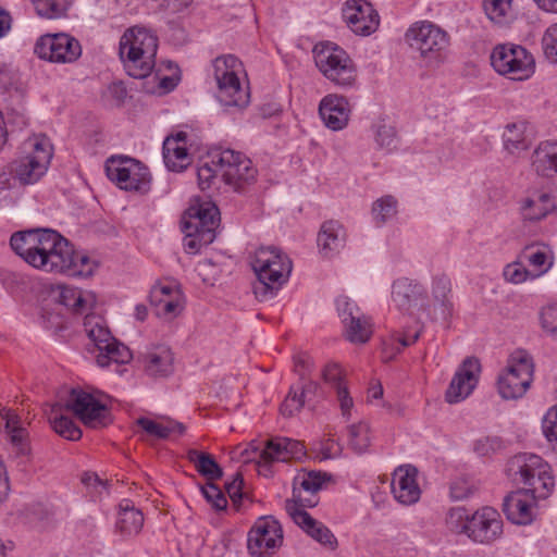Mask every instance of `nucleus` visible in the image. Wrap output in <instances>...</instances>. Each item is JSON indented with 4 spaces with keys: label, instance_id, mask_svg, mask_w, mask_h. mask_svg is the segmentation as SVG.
Returning a JSON list of instances; mask_svg holds the SVG:
<instances>
[{
    "label": "nucleus",
    "instance_id": "f257e3e1",
    "mask_svg": "<svg viewBox=\"0 0 557 557\" xmlns=\"http://www.w3.org/2000/svg\"><path fill=\"white\" fill-rule=\"evenodd\" d=\"M10 246L29 265L73 277L91 276L98 263L75 251L62 235L51 228H32L11 236Z\"/></svg>",
    "mask_w": 557,
    "mask_h": 557
},
{
    "label": "nucleus",
    "instance_id": "f03ea898",
    "mask_svg": "<svg viewBox=\"0 0 557 557\" xmlns=\"http://www.w3.org/2000/svg\"><path fill=\"white\" fill-rule=\"evenodd\" d=\"M157 50V36L144 27L126 29L120 40V57L128 75L134 78H145L151 73Z\"/></svg>",
    "mask_w": 557,
    "mask_h": 557
},
{
    "label": "nucleus",
    "instance_id": "7ed1b4c3",
    "mask_svg": "<svg viewBox=\"0 0 557 557\" xmlns=\"http://www.w3.org/2000/svg\"><path fill=\"white\" fill-rule=\"evenodd\" d=\"M507 473L513 482L523 486L520 490L537 499H546L555 487L550 466L534 454L522 453L510 458Z\"/></svg>",
    "mask_w": 557,
    "mask_h": 557
},
{
    "label": "nucleus",
    "instance_id": "20e7f679",
    "mask_svg": "<svg viewBox=\"0 0 557 557\" xmlns=\"http://www.w3.org/2000/svg\"><path fill=\"white\" fill-rule=\"evenodd\" d=\"M257 282L253 294L259 300L272 298L286 282L292 272V261L275 247H261L251 262Z\"/></svg>",
    "mask_w": 557,
    "mask_h": 557
},
{
    "label": "nucleus",
    "instance_id": "39448f33",
    "mask_svg": "<svg viewBox=\"0 0 557 557\" xmlns=\"http://www.w3.org/2000/svg\"><path fill=\"white\" fill-rule=\"evenodd\" d=\"M212 70L219 102L225 108H246L250 102V94L248 86L239 79L244 73L243 63L233 54L221 55L213 60Z\"/></svg>",
    "mask_w": 557,
    "mask_h": 557
},
{
    "label": "nucleus",
    "instance_id": "423d86ee",
    "mask_svg": "<svg viewBox=\"0 0 557 557\" xmlns=\"http://www.w3.org/2000/svg\"><path fill=\"white\" fill-rule=\"evenodd\" d=\"M406 40L429 66H438L446 60L449 36L432 23L413 24L406 33Z\"/></svg>",
    "mask_w": 557,
    "mask_h": 557
},
{
    "label": "nucleus",
    "instance_id": "0eeeda50",
    "mask_svg": "<svg viewBox=\"0 0 557 557\" xmlns=\"http://www.w3.org/2000/svg\"><path fill=\"white\" fill-rule=\"evenodd\" d=\"M306 456V448L299 441L288 437H274L263 447L251 442L242 453L243 462H256L259 472L268 471L269 466L276 461L285 462L289 459H301Z\"/></svg>",
    "mask_w": 557,
    "mask_h": 557
},
{
    "label": "nucleus",
    "instance_id": "6e6552de",
    "mask_svg": "<svg viewBox=\"0 0 557 557\" xmlns=\"http://www.w3.org/2000/svg\"><path fill=\"white\" fill-rule=\"evenodd\" d=\"M534 364L525 350L513 351L506 369L499 373L497 389L504 399L522 397L533 381Z\"/></svg>",
    "mask_w": 557,
    "mask_h": 557
},
{
    "label": "nucleus",
    "instance_id": "1a4fd4ad",
    "mask_svg": "<svg viewBox=\"0 0 557 557\" xmlns=\"http://www.w3.org/2000/svg\"><path fill=\"white\" fill-rule=\"evenodd\" d=\"M314 62L320 72L334 84L348 87L356 81V69L347 52L334 44L317 45Z\"/></svg>",
    "mask_w": 557,
    "mask_h": 557
},
{
    "label": "nucleus",
    "instance_id": "9d476101",
    "mask_svg": "<svg viewBox=\"0 0 557 557\" xmlns=\"http://www.w3.org/2000/svg\"><path fill=\"white\" fill-rule=\"evenodd\" d=\"M106 172L110 181L121 189L146 194L151 187V174L140 161L125 157L113 156L106 162Z\"/></svg>",
    "mask_w": 557,
    "mask_h": 557
},
{
    "label": "nucleus",
    "instance_id": "9b49d317",
    "mask_svg": "<svg viewBox=\"0 0 557 557\" xmlns=\"http://www.w3.org/2000/svg\"><path fill=\"white\" fill-rule=\"evenodd\" d=\"M212 164L219 168L220 175L225 184L234 190L240 191L251 185L257 178V169L249 158L238 151L225 149L212 153Z\"/></svg>",
    "mask_w": 557,
    "mask_h": 557
},
{
    "label": "nucleus",
    "instance_id": "f8f14e48",
    "mask_svg": "<svg viewBox=\"0 0 557 557\" xmlns=\"http://www.w3.org/2000/svg\"><path fill=\"white\" fill-rule=\"evenodd\" d=\"M491 64L496 72L515 81L529 78L534 72V59L519 45L496 46L491 54Z\"/></svg>",
    "mask_w": 557,
    "mask_h": 557
},
{
    "label": "nucleus",
    "instance_id": "ddd939ff",
    "mask_svg": "<svg viewBox=\"0 0 557 557\" xmlns=\"http://www.w3.org/2000/svg\"><path fill=\"white\" fill-rule=\"evenodd\" d=\"M33 151L14 161L11 173L23 185L36 183L47 171L52 158V147L48 139L36 138L32 144Z\"/></svg>",
    "mask_w": 557,
    "mask_h": 557
},
{
    "label": "nucleus",
    "instance_id": "4468645a",
    "mask_svg": "<svg viewBox=\"0 0 557 557\" xmlns=\"http://www.w3.org/2000/svg\"><path fill=\"white\" fill-rule=\"evenodd\" d=\"M297 497L299 498L300 505L295 500L285 502V509L288 516L313 540L334 550L337 547L338 542L333 532L322 522L313 519L304 509L305 507H313L317 505V499L301 498L300 495Z\"/></svg>",
    "mask_w": 557,
    "mask_h": 557
},
{
    "label": "nucleus",
    "instance_id": "2eb2a0df",
    "mask_svg": "<svg viewBox=\"0 0 557 557\" xmlns=\"http://www.w3.org/2000/svg\"><path fill=\"white\" fill-rule=\"evenodd\" d=\"M64 409L72 411L85 425L91 428L106 425L109 417V410L106 405L97 400L91 394L79 388L71 389L64 403Z\"/></svg>",
    "mask_w": 557,
    "mask_h": 557
},
{
    "label": "nucleus",
    "instance_id": "dca6fc26",
    "mask_svg": "<svg viewBox=\"0 0 557 557\" xmlns=\"http://www.w3.org/2000/svg\"><path fill=\"white\" fill-rule=\"evenodd\" d=\"M35 52L41 58L51 62H73L82 54L79 42L66 34L46 35L41 37L36 46Z\"/></svg>",
    "mask_w": 557,
    "mask_h": 557
},
{
    "label": "nucleus",
    "instance_id": "f3484780",
    "mask_svg": "<svg viewBox=\"0 0 557 557\" xmlns=\"http://www.w3.org/2000/svg\"><path fill=\"white\" fill-rule=\"evenodd\" d=\"M283 539L280 523L270 517L258 519L248 533L247 547L252 556L264 557L281 545Z\"/></svg>",
    "mask_w": 557,
    "mask_h": 557
},
{
    "label": "nucleus",
    "instance_id": "a211bd4d",
    "mask_svg": "<svg viewBox=\"0 0 557 557\" xmlns=\"http://www.w3.org/2000/svg\"><path fill=\"white\" fill-rule=\"evenodd\" d=\"M462 531L474 542L491 543L503 533V521L497 510L484 507L467 520Z\"/></svg>",
    "mask_w": 557,
    "mask_h": 557
},
{
    "label": "nucleus",
    "instance_id": "6ab92c4d",
    "mask_svg": "<svg viewBox=\"0 0 557 557\" xmlns=\"http://www.w3.org/2000/svg\"><path fill=\"white\" fill-rule=\"evenodd\" d=\"M150 302L156 308L158 317L171 321L183 311L185 299L178 284L169 281L152 286Z\"/></svg>",
    "mask_w": 557,
    "mask_h": 557
},
{
    "label": "nucleus",
    "instance_id": "aec40b11",
    "mask_svg": "<svg viewBox=\"0 0 557 557\" xmlns=\"http://www.w3.org/2000/svg\"><path fill=\"white\" fill-rule=\"evenodd\" d=\"M392 300L399 311L413 314L428 307V293L419 282L400 277L392 285Z\"/></svg>",
    "mask_w": 557,
    "mask_h": 557
},
{
    "label": "nucleus",
    "instance_id": "412c9836",
    "mask_svg": "<svg viewBox=\"0 0 557 557\" xmlns=\"http://www.w3.org/2000/svg\"><path fill=\"white\" fill-rule=\"evenodd\" d=\"M337 310L345 325L346 338L356 344H364L369 341L372 330L368 318L359 312V308L347 297L336 300Z\"/></svg>",
    "mask_w": 557,
    "mask_h": 557
},
{
    "label": "nucleus",
    "instance_id": "4be33fe9",
    "mask_svg": "<svg viewBox=\"0 0 557 557\" xmlns=\"http://www.w3.org/2000/svg\"><path fill=\"white\" fill-rule=\"evenodd\" d=\"M480 371L481 364L476 358H466L446 391V401L456 404L468 397L478 383Z\"/></svg>",
    "mask_w": 557,
    "mask_h": 557
},
{
    "label": "nucleus",
    "instance_id": "5701e85b",
    "mask_svg": "<svg viewBox=\"0 0 557 557\" xmlns=\"http://www.w3.org/2000/svg\"><path fill=\"white\" fill-rule=\"evenodd\" d=\"M343 16L351 30L358 35H370L376 30L380 16L372 5L362 0H349L343 9Z\"/></svg>",
    "mask_w": 557,
    "mask_h": 557
},
{
    "label": "nucleus",
    "instance_id": "b1692460",
    "mask_svg": "<svg viewBox=\"0 0 557 557\" xmlns=\"http://www.w3.org/2000/svg\"><path fill=\"white\" fill-rule=\"evenodd\" d=\"M417 474L418 470L411 465L400 466L394 471L391 487L398 503L412 505L420 499Z\"/></svg>",
    "mask_w": 557,
    "mask_h": 557
},
{
    "label": "nucleus",
    "instance_id": "393cba45",
    "mask_svg": "<svg viewBox=\"0 0 557 557\" xmlns=\"http://www.w3.org/2000/svg\"><path fill=\"white\" fill-rule=\"evenodd\" d=\"M144 372L151 377H168L174 371V354L166 345H156L147 348L139 356Z\"/></svg>",
    "mask_w": 557,
    "mask_h": 557
},
{
    "label": "nucleus",
    "instance_id": "a878e982",
    "mask_svg": "<svg viewBox=\"0 0 557 557\" xmlns=\"http://www.w3.org/2000/svg\"><path fill=\"white\" fill-rule=\"evenodd\" d=\"M536 500L539 499L519 488L505 497L503 511L512 523L527 525L534 519Z\"/></svg>",
    "mask_w": 557,
    "mask_h": 557
},
{
    "label": "nucleus",
    "instance_id": "bb28decb",
    "mask_svg": "<svg viewBox=\"0 0 557 557\" xmlns=\"http://www.w3.org/2000/svg\"><path fill=\"white\" fill-rule=\"evenodd\" d=\"M163 159L166 168L173 172H181L186 169L191 157L187 150V134L177 132L175 135L168 136L162 147Z\"/></svg>",
    "mask_w": 557,
    "mask_h": 557
},
{
    "label": "nucleus",
    "instance_id": "cd10ccee",
    "mask_svg": "<svg viewBox=\"0 0 557 557\" xmlns=\"http://www.w3.org/2000/svg\"><path fill=\"white\" fill-rule=\"evenodd\" d=\"M319 113L330 129L341 131L348 123L350 109L345 97L329 95L320 102Z\"/></svg>",
    "mask_w": 557,
    "mask_h": 557
},
{
    "label": "nucleus",
    "instance_id": "c85d7f7f",
    "mask_svg": "<svg viewBox=\"0 0 557 557\" xmlns=\"http://www.w3.org/2000/svg\"><path fill=\"white\" fill-rule=\"evenodd\" d=\"M557 211V201L547 194H534L521 201L520 215L523 223H537Z\"/></svg>",
    "mask_w": 557,
    "mask_h": 557
},
{
    "label": "nucleus",
    "instance_id": "c756f323",
    "mask_svg": "<svg viewBox=\"0 0 557 557\" xmlns=\"http://www.w3.org/2000/svg\"><path fill=\"white\" fill-rule=\"evenodd\" d=\"M322 379L325 384L335 389L343 417L348 419L354 407V400L345 382V373L336 362L327 363L322 370Z\"/></svg>",
    "mask_w": 557,
    "mask_h": 557
},
{
    "label": "nucleus",
    "instance_id": "7c9ffc66",
    "mask_svg": "<svg viewBox=\"0 0 557 557\" xmlns=\"http://www.w3.org/2000/svg\"><path fill=\"white\" fill-rule=\"evenodd\" d=\"M220 222L219 208L211 201L202 202L195 213V221L186 225V228L200 231V242L212 243L215 239V228Z\"/></svg>",
    "mask_w": 557,
    "mask_h": 557
},
{
    "label": "nucleus",
    "instance_id": "2f4dec72",
    "mask_svg": "<svg viewBox=\"0 0 557 557\" xmlns=\"http://www.w3.org/2000/svg\"><path fill=\"white\" fill-rule=\"evenodd\" d=\"M5 420V433L13 447L16 457L29 460L32 449L29 446L28 432L22 426L21 419L11 410H5L2 414Z\"/></svg>",
    "mask_w": 557,
    "mask_h": 557
},
{
    "label": "nucleus",
    "instance_id": "473e14b6",
    "mask_svg": "<svg viewBox=\"0 0 557 557\" xmlns=\"http://www.w3.org/2000/svg\"><path fill=\"white\" fill-rule=\"evenodd\" d=\"M138 425L147 437L154 440H168L172 435H183L186 432V426L168 417H160L159 420H153L147 417H139L136 420Z\"/></svg>",
    "mask_w": 557,
    "mask_h": 557
},
{
    "label": "nucleus",
    "instance_id": "72a5a7b5",
    "mask_svg": "<svg viewBox=\"0 0 557 557\" xmlns=\"http://www.w3.org/2000/svg\"><path fill=\"white\" fill-rule=\"evenodd\" d=\"M144 527V515L131 500L124 499L120 503L116 532L123 537L136 536Z\"/></svg>",
    "mask_w": 557,
    "mask_h": 557
},
{
    "label": "nucleus",
    "instance_id": "f704fd0d",
    "mask_svg": "<svg viewBox=\"0 0 557 557\" xmlns=\"http://www.w3.org/2000/svg\"><path fill=\"white\" fill-rule=\"evenodd\" d=\"M346 232L338 221H325L318 234V246L324 257L338 252L345 245Z\"/></svg>",
    "mask_w": 557,
    "mask_h": 557
},
{
    "label": "nucleus",
    "instance_id": "c9c22d12",
    "mask_svg": "<svg viewBox=\"0 0 557 557\" xmlns=\"http://www.w3.org/2000/svg\"><path fill=\"white\" fill-rule=\"evenodd\" d=\"M53 290L58 293V302L70 308L75 313H84L95 304V295L90 292L84 293L76 287L61 284L57 285Z\"/></svg>",
    "mask_w": 557,
    "mask_h": 557
},
{
    "label": "nucleus",
    "instance_id": "e433bc0d",
    "mask_svg": "<svg viewBox=\"0 0 557 557\" xmlns=\"http://www.w3.org/2000/svg\"><path fill=\"white\" fill-rule=\"evenodd\" d=\"M532 165L537 174L552 176L557 173V144L545 143L535 150Z\"/></svg>",
    "mask_w": 557,
    "mask_h": 557
},
{
    "label": "nucleus",
    "instance_id": "4c0bfd02",
    "mask_svg": "<svg viewBox=\"0 0 557 557\" xmlns=\"http://www.w3.org/2000/svg\"><path fill=\"white\" fill-rule=\"evenodd\" d=\"M188 460L195 466L199 474L209 481H215L223 476V470L212 455L196 449L187 453Z\"/></svg>",
    "mask_w": 557,
    "mask_h": 557
},
{
    "label": "nucleus",
    "instance_id": "58836bf2",
    "mask_svg": "<svg viewBox=\"0 0 557 557\" xmlns=\"http://www.w3.org/2000/svg\"><path fill=\"white\" fill-rule=\"evenodd\" d=\"M64 404H57L52 407L49 422L52 429L62 437L70 441H77L82 437L81 429L62 413Z\"/></svg>",
    "mask_w": 557,
    "mask_h": 557
},
{
    "label": "nucleus",
    "instance_id": "ea45409f",
    "mask_svg": "<svg viewBox=\"0 0 557 557\" xmlns=\"http://www.w3.org/2000/svg\"><path fill=\"white\" fill-rule=\"evenodd\" d=\"M520 258L535 270L533 275H536V278L548 272L554 264V256L548 253L546 247L527 246Z\"/></svg>",
    "mask_w": 557,
    "mask_h": 557
},
{
    "label": "nucleus",
    "instance_id": "a19ab883",
    "mask_svg": "<svg viewBox=\"0 0 557 557\" xmlns=\"http://www.w3.org/2000/svg\"><path fill=\"white\" fill-rule=\"evenodd\" d=\"M527 125L524 122H513L507 124L503 134L505 149L510 153L527 150L530 146L525 134Z\"/></svg>",
    "mask_w": 557,
    "mask_h": 557
},
{
    "label": "nucleus",
    "instance_id": "79ce46f5",
    "mask_svg": "<svg viewBox=\"0 0 557 557\" xmlns=\"http://www.w3.org/2000/svg\"><path fill=\"white\" fill-rule=\"evenodd\" d=\"M84 329L99 352L103 351V346L113 339L109 329L103 325V321L100 317L87 314L84 320Z\"/></svg>",
    "mask_w": 557,
    "mask_h": 557
},
{
    "label": "nucleus",
    "instance_id": "37998d69",
    "mask_svg": "<svg viewBox=\"0 0 557 557\" xmlns=\"http://www.w3.org/2000/svg\"><path fill=\"white\" fill-rule=\"evenodd\" d=\"M84 329L99 352L103 351V346L113 339L109 329L103 325V321L100 317L87 314L84 320Z\"/></svg>",
    "mask_w": 557,
    "mask_h": 557
},
{
    "label": "nucleus",
    "instance_id": "c03bdc74",
    "mask_svg": "<svg viewBox=\"0 0 557 557\" xmlns=\"http://www.w3.org/2000/svg\"><path fill=\"white\" fill-rule=\"evenodd\" d=\"M132 359L128 347L113 338L109 344L103 346V351L98 352L97 363L100 367H108L111 362L117 364L127 363Z\"/></svg>",
    "mask_w": 557,
    "mask_h": 557
},
{
    "label": "nucleus",
    "instance_id": "a18cd8bd",
    "mask_svg": "<svg viewBox=\"0 0 557 557\" xmlns=\"http://www.w3.org/2000/svg\"><path fill=\"white\" fill-rule=\"evenodd\" d=\"M325 482V476L322 475L321 472L318 471H310L302 475H298L295 479V486H294V499L300 505L299 498L297 497L300 495L301 498V491L309 493L311 496H313L318 491H320Z\"/></svg>",
    "mask_w": 557,
    "mask_h": 557
},
{
    "label": "nucleus",
    "instance_id": "49530a36",
    "mask_svg": "<svg viewBox=\"0 0 557 557\" xmlns=\"http://www.w3.org/2000/svg\"><path fill=\"white\" fill-rule=\"evenodd\" d=\"M348 443L356 454H363L370 446V428L364 421L351 424L348 428Z\"/></svg>",
    "mask_w": 557,
    "mask_h": 557
},
{
    "label": "nucleus",
    "instance_id": "de8ad7c7",
    "mask_svg": "<svg viewBox=\"0 0 557 557\" xmlns=\"http://www.w3.org/2000/svg\"><path fill=\"white\" fill-rule=\"evenodd\" d=\"M37 14L46 18H59L65 15L71 0H30Z\"/></svg>",
    "mask_w": 557,
    "mask_h": 557
},
{
    "label": "nucleus",
    "instance_id": "09e8293b",
    "mask_svg": "<svg viewBox=\"0 0 557 557\" xmlns=\"http://www.w3.org/2000/svg\"><path fill=\"white\" fill-rule=\"evenodd\" d=\"M397 213V200L391 196L377 199L372 207V214L377 223H385Z\"/></svg>",
    "mask_w": 557,
    "mask_h": 557
},
{
    "label": "nucleus",
    "instance_id": "8fccbe9b",
    "mask_svg": "<svg viewBox=\"0 0 557 557\" xmlns=\"http://www.w3.org/2000/svg\"><path fill=\"white\" fill-rule=\"evenodd\" d=\"M484 10L487 17L496 23L503 24L511 8V0H484Z\"/></svg>",
    "mask_w": 557,
    "mask_h": 557
},
{
    "label": "nucleus",
    "instance_id": "3c124183",
    "mask_svg": "<svg viewBox=\"0 0 557 557\" xmlns=\"http://www.w3.org/2000/svg\"><path fill=\"white\" fill-rule=\"evenodd\" d=\"M504 277L512 284H522L528 280H535L536 275L529 271L522 261H513L504 268Z\"/></svg>",
    "mask_w": 557,
    "mask_h": 557
},
{
    "label": "nucleus",
    "instance_id": "603ef678",
    "mask_svg": "<svg viewBox=\"0 0 557 557\" xmlns=\"http://www.w3.org/2000/svg\"><path fill=\"white\" fill-rule=\"evenodd\" d=\"M542 431L552 448L557 451V407L552 408L544 416Z\"/></svg>",
    "mask_w": 557,
    "mask_h": 557
},
{
    "label": "nucleus",
    "instance_id": "864d4df0",
    "mask_svg": "<svg viewBox=\"0 0 557 557\" xmlns=\"http://www.w3.org/2000/svg\"><path fill=\"white\" fill-rule=\"evenodd\" d=\"M542 48L545 57L553 63H557V24L546 29L542 38Z\"/></svg>",
    "mask_w": 557,
    "mask_h": 557
},
{
    "label": "nucleus",
    "instance_id": "5fc2aeb1",
    "mask_svg": "<svg viewBox=\"0 0 557 557\" xmlns=\"http://www.w3.org/2000/svg\"><path fill=\"white\" fill-rule=\"evenodd\" d=\"M201 493L208 503L216 510H223L227 506V500L223 492L213 483H207L201 487Z\"/></svg>",
    "mask_w": 557,
    "mask_h": 557
},
{
    "label": "nucleus",
    "instance_id": "6e6d98bb",
    "mask_svg": "<svg viewBox=\"0 0 557 557\" xmlns=\"http://www.w3.org/2000/svg\"><path fill=\"white\" fill-rule=\"evenodd\" d=\"M218 174H220V171H219V168H216L212 164V154H211L210 161L201 164L197 171L198 183H199L200 188L202 190L209 188Z\"/></svg>",
    "mask_w": 557,
    "mask_h": 557
},
{
    "label": "nucleus",
    "instance_id": "4d7b16f0",
    "mask_svg": "<svg viewBox=\"0 0 557 557\" xmlns=\"http://www.w3.org/2000/svg\"><path fill=\"white\" fill-rule=\"evenodd\" d=\"M375 140L381 148L387 150L395 148L397 139L394 127L385 124L380 125L376 129Z\"/></svg>",
    "mask_w": 557,
    "mask_h": 557
},
{
    "label": "nucleus",
    "instance_id": "13d9d810",
    "mask_svg": "<svg viewBox=\"0 0 557 557\" xmlns=\"http://www.w3.org/2000/svg\"><path fill=\"white\" fill-rule=\"evenodd\" d=\"M500 448L502 441L496 436H484L474 443V451L480 456H488Z\"/></svg>",
    "mask_w": 557,
    "mask_h": 557
},
{
    "label": "nucleus",
    "instance_id": "bf43d9fd",
    "mask_svg": "<svg viewBox=\"0 0 557 557\" xmlns=\"http://www.w3.org/2000/svg\"><path fill=\"white\" fill-rule=\"evenodd\" d=\"M474 485L465 478L456 479L450 485V496L455 500H463L472 495Z\"/></svg>",
    "mask_w": 557,
    "mask_h": 557
},
{
    "label": "nucleus",
    "instance_id": "052dcab7",
    "mask_svg": "<svg viewBox=\"0 0 557 557\" xmlns=\"http://www.w3.org/2000/svg\"><path fill=\"white\" fill-rule=\"evenodd\" d=\"M540 319L543 330L557 336V306L552 305L543 308Z\"/></svg>",
    "mask_w": 557,
    "mask_h": 557
},
{
    "label": "nucleus",
    "instance_id": "680f3d73",
    "mask_svg": "<svg viewBox=\"0 0 557 557\" xmlns=\"http://www.w3.org/2000/svg\"><path fill=\"white\" fill-rule=\"evenodd\" d=\"M305 405V399L297 394V392L290 391L283 404L281 405V413L286 417L293 416L296 411H299Z\"/></svg>",
    "mask_w": 557,
    "mask_h": 557
},
{
    "label": "nucleus",
    "instance_id": "e2e57ef3",
    "mask_svg": "<svg viewBox=\"0 0 557 557\" xmlns=\"http://www.w3.org/2000/svg\"><path fill=\"white\" fill-rule=\"evenodd\" d=\"M450 290H451V285H450V281L447 276L442 275V276L434 278L432 292H433L434 298L437 301L445 305Z\"/></svg>",
    "mask_w": 557,
    "mask_h": 557
},
{
    "label": "nucleus",
    "instance_id": "0e129e2a",
    "mask_svg": "<svg viewBox=\"0 0 557 557\" xmlns=\"http://www.w3.org/2000/svg\"><path fill=\"white\" fill-rule=\"evenodd\" d=\"M243 485L244 479L240 473H236L233 480L225 484V490L234 504L243 498Z\"/></svg>",
    "mask_w": 557,
    "mask_h": 557
},
{
    "label": "nucleus",
    "instance_id": "69168bd1",
    "mask_svg": "<svg viewBox=\"0 0 557 557\" xmlns=\"http://www.w3.org/2000/svg\"><path fill=\"white\" fill-rule=\"evenodd\" d=\"M211 243L200 242V231L194 230V232L187 233V239L185 240V249L189 253H196L202 246H208Z\"/></svg>",
    "mask_w": 557,
    "mask_h": 557
},
{
    "label": "nucleus",
    "instance_id": "338daca9",
    "mask_svg": "<svg viewBox=\"0 0 557 557\" xmlns=\"http://www.w3.org/2000/svg\"><path fill=\"white\" fill-rule=\"evenodd\" d=\"M108 92L116 104L123 103L124 99L127 96V90L121 82L112 83L111 85H109Z\"/></svg>",
    "mask_w": 557,
    "mask_h": 557
},
{
    "label": "nucleus",
    "instance_id": "774afa93",
    "mask_svg": "<svg viewBox=\"0 0 557 557\" xmlns=\"http://www.w3.org/2000/svg\"><path fill=\"white\" fill-rule=\"evenodd\" d=\"M193 0H164L163 7L164 9L172 14H177L186 10Z\"/></svg>",
    "mask_w": 557,
    "mask_h": 557
}]
</instances>
